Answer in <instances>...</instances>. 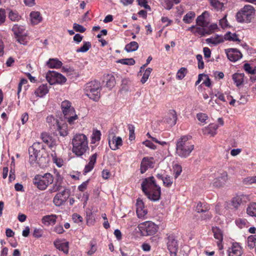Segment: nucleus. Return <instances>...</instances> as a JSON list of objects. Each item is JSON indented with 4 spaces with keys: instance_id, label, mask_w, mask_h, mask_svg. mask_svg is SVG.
<instances>
[{
    "instance_id": "1",
    "label": "nucleus",
    "mask_w": 256,
    "mask_h": 256,
    "mask_svg": "<svg viewBox=\"0 0 256 256\" xmlns=\"http://www.w3.org/2000/svg\"><path fill=\"white\" fill-rule=\"evenodd\" d=\"M141 189L145 196L152 201H158L160 198L161 188L156 184L154 176L143 178Z\"/></svg>"
},
{
    "instance_id": "2",
    "label": "nucleus",
    "mask_w": 256,
    "mask_h": 256,
    "mask_svg": "<svg viewBox=\"0 0 256 256\" xmlns=\"http://www.w3.org/2000/svg\"><path fill=\"white\" fill-rule=\"evenodd\" d=\"M44 146L40 142H36L28 148L29 162L31 164L36 163L39 166L44 168L46 166L48 162V156H44L42 150Z\"/></svg>"
},
{
    "instance_id": "3",
    "label": "nucleus",
    "mask_w": 256,
    "mask_h": 256,
    "mask_svg": "<svg viewBox=\"0 0 256 256\" xmlns=\"http://www.w3.org/2000/svg\"><path fill=\"white\" fill-rule=\"evenodd\" d=\"M72 152L78 157H80L90 150L87 136L83 134L74 135L72 140Z\"/></svg>"
},
{
    "instance_id": "4",
    "label": "nucleus",
    "mask_w": 256,
    "mask_h": 256,
    "mask_svg": "<svg viewBox=\"0 0 256 256\" xmlns=\"http://www.w3.org/2000/svg\"><path fill=\"white\" fill-rule=\"evenodd\" d=\"M194 149V145L187 136H182L176 143V153L182 158L188 157Z\"/></svg>"
},
{
    "instance_id": "5",
    "label": "nucleus",
    "mask_w": 256,
    "mask_h": 256,
    "mask_svg": "<svg viewBox=\"0 0 256 256\" xmlns=\"http://www.w3.org/2000/svg\"><path fill=\"white\" fill-rule=\"evenodd\" d=\"M60 108L64 118L70 124H74V121L78 119L74 108L72 106V102L68 100H64L61 103Z\"/></svg>"
},
{
    "instance_id": "6",
    "label": "nucleus",
    "mask_w": 256,
    "mask_h": 256,
    "mask_svg": "<svg viewBox=\"0 0 256 256\" xmlns=\"http://www.w3.org/2000/svg\"><path fill=\"white\" fill-rule=\"evenodd\" d=\"M256 10L250 4H246L236 14V18L238 22L242 23L250 22L255 15Z\"/></svg>"
},
{
    "instance_id": "7",
    "label": "nucleus",
    "mask_w": 256,
    "mask_h": 256,
    "mask_svg": "<svg viewBox=\"0 0 256 256\" xmlns=\"http://www.w3.org/2000/svg\"><path fill=\"white\" fill-rule=\"evenodd\" d=\"M84 93L90 99L98 102L100 98V86L98 81H92L86 84Z\"/></svg>"
},
{
    "instance_id": "8",
    "label": "nucleus",
    "mask_w": 256,
    "mask_h": 256,
    "mask_svg": "<svg viewBox=\"0 0 256 256\" xmlns=\"http://www.w3.org/2000/svg\"><path fill=\"white\" fill-rule=\"evenodd\" d=\"M54 182V177L50 173L44 175L38 174L35 176L34 184L40 190H44Z\"/></svg>"
},
{
    "instance_id": "9",
    "label": "nucleus",
    "mask_w": 256,
    "mask_h": 256,
    "mask_svg": "<svg viewBox=\"0 0 256 256\" xmlns=\"http://www.w3.org/2000/svg\"><path fill=\"white\" fill-rule=\"evenodd\" d=\"M138 228L142 234L144 236L154 235L158 229V227L151 221L140 223Z\"/></svg>"
},
{
    "instance_id": "10",
    "label": "nucleus",
    "mask_w": 256,
    "mask_h": 256,
    "mask_svg": "<svg viewBox=\"0 0 256 256\" xmlns=\"http://www.w3.org/2000/svg\"><path fill=\"white\" fill-rule=\"evenodd\" d=\"M46 79L51 85L58 84H63L66 82V78L61 74L55 71L49 70L46 74Z\"/></svg>"
},
{
    "instance_id": "11",
    "label": "nucleus",
    "mask_w": 256,
    "mask_h": 256,
    "mask_svg": "<svg viewBox=\"0 0 256 256\" xmlns=\"http://www.w3.org/2000/svg\"><path fill=\"white\" fill-rule=\"evenodd\" d=\"M166 241L167 248L169 250L170 256H176L178 250V242L176 236L174 234H167Z\"/></svg>"
},
{
    "instance_id": "12",
    "label": "nucleus",
    "mask_w": 256,
    "mask_h": 256,
    "mask_svg": "<svg viewBox=\"0 0 256 256\" xmlns=\"http://www.w3.org/2000/svg\"><path fill=\"white\" fill-rule=\"evenodd\" d=\"M108 140L109 146L113 150H118L123 144L122 138L120 136L116 137L113 132H109Z\"/></svg>"
},
{
    "instance_id": "13",
    "label": "nucleus",
    "mask_w": 256,
    "mask_h": 256,
    "mask_svg": "<svg viewBox=\"0 0 256 256\" xmlns=\"http://www.w3.org/2000/svg\"><path fill=\"white\" fill-rule=\"evenodd\" d=\"M228 180V174L227 172L224 170H220L218 172V176L212 182L214 187H223Z\"/></svg>"
},
{
    "instance_id": "14",
    "label": "nucleus",
    "mask_w": 256,
    "mask_h": 256,
    "mask_svg": "<svg viewBox=\"0 0 256 256\" xmlns=\"http://www.w3.org/2000/svg\"><path fill=\"white\" fill-rule=\"evenodd\" d=\"M70 190L64 189L62 192L58 193L54 198V204L56 206H60L62 205L68 199L70 196Z\"/></svg>"
},
{
    "instance_id": "15",
    "label": "nucleus",
    "mask_w": 256,
    "mask_h": 256,
    "mask_svg": "<svg viewBox=\"0 0 256 256\" xmlns=\"http://www.w3.org/2000/svg\"><path fill=\"white\" fill-rule=\"evenodd\" d=\"M40 138L43 142L46 144L52 152L55 151L57 146L56 138L47 132H42L40 134Z\"/></svg>"
},
{
    "instance_id": "16",
    "label": "nucleus",
    "mask_w": 256,
    "mask_h": 256,
    "mask_svg": "<svg viewBox=\"0 0 256 256\" xmlns=\"http://www.w3.org/2000/svg\"><path fill=\"white\" fill-rule=\"evenodd\" d=\"M154 161L152 157H144L140 163V171L141 174H144L149 168H152Z\"/></svg>"
},
{
    "instance_id": "17",
    "label": "nucleus",
    "mask_w": 256,
    "mask_h": 256,
    "mask_svg": "<svg viewBox=\"0 0 256 256\" xmlns=\"http://www.w3.org/2000/svg\"><path fill=\"white\" fill-rule=\"evenodd\" d=\"M212 230L214 234V238L218 240L216 243L219 250H222L223 245L222 242L224 239V233L222 230L217 226L212 227Z\"/></svg>"
},
{
    "instance_id": "18",
    "label": "nucleus",
    "mask_w": 256,
    "mask_h": 256,
    "mask_svg": "<svg viewBox=\"0 0 256 256\" xmlns=\"http://www.w3.org/2000/svg\"><path fill=\"white\" fill-rule=\"evenodd\" d=\"M225 50L228 58L232 62H235L242 56V53L236 48H228Z\"/></svg>"
},
{
    "instance_id": "19",
    "label": "nucleus",
    "mask_w": 256,
    "mask_h": 256,
    "mask_svg": "<svg viewBox=\"0 0 256 256\" xmlns=\"http://www.w3.org/2000/svg\"><path fill=\"white\" fill-rule=\"evenodd\" d=\"M228 252V256H242L243 254L242 248L238 242L233 243Z\"/></svg>"
},
{
    "instance_id": "20",
    "label": "nucleus",
    "mask_w": 256,
    "mask_h": 256,
    "mask_svg": "<svg viewBox=\"0 0 256 256\" xmlns=\"http://www.w3.org/2000/svg\"><path fill=\"white\" fill-rule=\"evenodd\" d=\"M136 212L138 218H144L147 214V210L145 208L144 203L140 198L136 200Z\"/></svg>"
},
{
    "instance_id": "21",
    "label": "nucleus",
    "mask_w": 256,
    "mask_h": 256,
    "mask_svg": "<svg viewBox=\"0 0 256 256\" xmlns=\"http://www.w3.org/2000/svg\"><path fill=\"white\" fill-rule=\"evenodd\" d=\"M58 216L54 214L50 215H46L44 216L42 220V223L45 226H53L56 224Z\"/></svg>"
},
{
    "instance_id": "22",
    "label": "nucleus",
    "mask_w": 256,
    "mask_h": 256,
    "mask_svg": "<svg viewBox=\"0 0 256 256\" xmlns=\"http://www.w3.org/2000/svg\"><path fill=\"white\" fill-rule=\"evenodd\" d=\"M97 157V153H94L90 156L88 159V163L85 166L84 168V174H86L88 172H90L94 168V164L96 162Z\"/></svg>"
},
{
    "instance_id": "23",
    "label": "nucleus",
    "mask_w": 256,
    "mask_h": 256,
    "mask_svg": "<svg viewBox=\"0 0 256 256\" xmlns=\"http://www.w3.org/2000/svg\"><path fill=\"white\" fill-rule=\"evenodd\" d=\"M178 120L176 112L174 110H169L168 116L166 118V122L170 126H174Z\"/></svg>"
},
{
    "instance_id": "24",
    "label": "nucleus",
    "mask_w": 256,
    "mask_h": 256,
    "mask_svg": "<svg viewBox=\"0 0 256 256\" xmlns=\"http://www.w3.org/2000/svg\"><path fill=\"white\" fill-rule=\"evenodd\" d=\"M12 30L17 38L18 42L20 43H22L21 42V38H22V34L24 31V26L17 24H14L12 28Z\"/></svg>"
},
{
    "instance_id": "25",
    "label": "nucleus",
    "mask_w": 256,
    "mask_h": 256,
    "mask_svg": "<svg viewBox=\"0 0 256 256\" xmlns=\"http://www.w3.org/2000/svg\"><path fill=\"white\" fill-rule=\"evenodd\" d=\"M218 128V126L216 124H210L208 126L202 128V134L204 135L214 136L216 134V130Z\"/></svg>"
},
{
    "instance_id": "26",
    "label": "nucleus",
    "mask_w": 256,
    "mask_h": 256,
    "mask_svg": "<svg viewBox=\"0 0 256 256\" xmlns=\"http://www.w3.org/2000/svg\"><path fill=\"white\" fill-rule=\"evenodd\" d=\"M103 82L105 83L106 86L111 90L116 84L114 76L111 74H108L104 76Z\"/></svg>"
},
{
    "instance_id": "27",
    "label": "nucleus",
    "mask_w": 256,
    "mask_h": 256,
    "mask_svg": "<svg viewBox=\"0 0 256 256\" xmlns=\"http://www.w3.org/2000/svg\"><path fill=\"white\" fill-rule=\"evenodd\" d=\"M31 22L33 25L38 24L42 20V17L39 12L32 11L30 14Z\"/></svg>"
},
{
    "instance_id": "28",
    "label": "nucleus",
    "mask_w": 256,
    "mask_h": 256,
    "mask_svg": "<svg viewBox=\"0 0 256 256\" xmlns=\"http://www.w3.org/2000/svg\"><path fill=\"white\" fill-rule=\"evenodd\" d=\"M53 130L54 131L52 132L54 133L56 131H58L59 132L60 135L63 137L66 136L68 134V126L66 124H60L59 123V124L58 125V126H56L55 129Z\"/></svg>"
},
{
    "instance_id": "29",
    "label": "nucleus",
    "mask_w": 256,
    "mask_h": 256,
    "mask_svg": "<svg viewBox=\"0 0 256 256\" xmlns=\"http://www.w3.org/2000/svg\"><path fill=\"white\" fill-rule=\"evenodd\" d=\"M46 121L52 132L54 131L53 130H54L60 123L58 120L55 118L52 115L48 116L46 118Z\"/></svg>"
},
{
    "instance_id": "30",
    "label": "nucleus",
    "mask_w": 256,
    "mask_h": 256,
    "mask_svg": "<svg viewBox=\"0 0 256 256\" xmlns=\"http://www.w3.org/2000/svg\"><path fill=\"white\" fill-rule=\"evenodd\" d=\"M62 178L61 177L58 172L56 174V180L55 183L53 185L52 188L50 190L51 192H56L60 190L62 188Z\"/></svg>"
},
{
    "instance_id": "31",
    "label": "nucleus",
    "mask_w": 256,
    "mask_h": 256,
    "mask_svg": "<svg viewBox=\"0 0 256 256\" xmlns=\"http://www.w3.org/2000/svg\"><path fill=\"white\" fill-rule=\"evenodd\" d=\"M46 65L50 68H59L62 67V63L58 58H50L46 62Z\"/></svg>"
},
{
    "instance_id": "32",
    "label": "nucleus",
    "mask_w": 256,
    "mask_h": 256,
    "mask_svg": "<svg viewBox=\"0 0 256 256\" xmlns=\"http://www.w3.org/2000/svg\"><path fill=\"white\" fill-rule=\"evenodd\" d=\"M48 92L47 84H42L39 86L34 92L36 96L42 97Z\"/></svg>"
},
{
    "instance_id": "33",
    "label": "nucleus",
    "mask_w": 256,
    "mask_h": 256,
    "mask_svg": "<svg viewBox=\"0 0 256 256\" xmlns=\"http://www.w3.org/2000/svg\"><path fill=\"white\" fill-rule=\"evenodd\" d=\"M244 73H235L232 75V80L237 86H240L244 82Z\"/></svg>"
},
{
    "instance_id": "34",
    "label": "nucleus",
    "mask_w": 256,
    "mask_h": 256,
    "mask_svg": "<svg viewBox=\"0 0 256 256\" xmlns=\"http://www.w3.org/2000/svg\"><path fill=\"white\" fill-rule=\"evenodd\" d=\"M210 209L209 205L206 202H198L196 207V211L198 212H206Z\"/></svg>"
},
{
    "instance_id": "35",
    "label": "nucleus",
    "mask_w": 256,
    "mask_h": 256,
    "mask_svg": "<svg viewBox=\"0 0 256 256\" xmlns=\"http://www.w3.org/2000/svg\"><path fill=\"white\" fill-rule=\"evenodd\" d=\"M55 246L60 250L63 252L64 254H68V242H54Z\"/></svg>"
},
{
    "instance_id": "36",
    "label": "nucleus",
    "mask_w": 256,
    "mask_h": 256,
    "mask_svg": "<svg viewBox=\"0 0 256 256\" xmlns=\"http://www.w3.org/2000/svg\"><path fill=\"white\" fill-rule=\"evenodd\" d=\"M224 39L222 36L217 35L214 37L207 38L206 41L208 43L216 45L224 41Z\"/></svg>"
},
{
    "instance_id": "37",
    "label": "nucleus",
    "mask_w": 256,
    "mask_h": 256,
    "mask_svg": "<svg viewBox=\"0 0 256 256\" xmlns=\"http://www.w3.org/2000/svg\"><path fill=\"white\" fill-rule=\"evenodd\" d=\"M246 212L250 216L256 217V202L250 203L248 206Z\"/></svg>"
},
{
    "instance_id": "38",
    "label": "nucleus",
    "mask_w": 256,
    "mask_h": 256,
    "mask_svg": "<svg viewBox=\"0 0 256 256\" xmlns=\"http://www.w3.org/2000/svg\"><path fill=\"white\" fill-rule=\"evenodd\" d=\"M101 132L100 130H94L93 131L91 136V144H96L100 140Z\"/></svg>"
},
{
    "instance_id": "39",
    "label": "nucleus",
    "mask_w": 256,
    "mask_h": 256,
    "mask_svg": "<svg viewBox=\"0 0 256 256\" xmlns=\"http://www.w3.org/2000/svg\"><path fill=\"white\" fill-rule=\"evenodd\" d=\"M138 44L136 42H132L126 44L125 50L128 52H134L138 50Z\"/></svg>"
},
{
    "instance_id": "40",
    "label": "nucleus",
    "mask_w": 256,
    "mask_h": 256,
    "mask_svg": "<svg viewBox=\"0 0 256 256\" xmlns=\"http://www.w3.org/2000/svg\"><path fill=\"white\" fill-rule=\"evenodd\" d=\"M224 38L225 40H228L234 42H240V40L238 38V35L236 33H232L230 32H228L225 35Z\"/></svg>"
},
{
    "instance_id": "41",
    "label": "nucleus",
    "mask_w": 256,
    "mask_h": 256,
    "mask_svg": "<svg viewBox=\"0 0 256 256\" xmlns=\"http://www.w3.org/2000/svg\"><path fill=\"white\" fill-rule=\"evenodd\" d=\"M189 30H190L192 32L194 33H198L200 35L204 36L206 34V29L204 28H201L200 27H196V26H192L189 28Z\"/></svg>"
},
{
    "instance_id": "42",
    "label": "nucleus",
    "mask_w": 256,
    "mask_h": 256,
    "mask_svg": "<svg viewBox=\"0 0 256 256\" xmlns=\"http://www.w3.org/2000/svg\"><path fill=\"white\" fill-rule=\"evenodd\" d=\"M196 16V14L194 12H189L183 18V21L186 24H190L192 22Z\"/></svg>"
},
{
    "instance_id": "43",
    "label": "nucleus",
    "mask_w": 256,
    "mask_h": 256,
    "mask_svg": "<svg viewBox=\"0 0 256 256\" xmlns=\"http://www.w3.org/2000/svg\"><path fill=\"white\" fill-rule=\"evenodd\" d=\"M206 13V12H203L200 16H198L196 20V24L202 27H206L207 26L208 23L205 20L204 14Z\"/></svg>"
},
{
    "instance_id": "44",
    "label": "nucleus",
    "mask_w": 256,
    "mask_h": 256,
    "mask_svg": "<svg viewBox=\"0 0 256 256\" xmlns=\"http://www.w3.org/2000/svg\"><path fill=\"white\" fill-rule=\"evenodd\" d=\"M8 18L14 22L18 21L21 18V16L17 11L10 10L8 14Z\"/></svg>"
},
{
    "instance_id": "45",
    "label": "nucleus",
    "mask_w": 256,
    "mask_h": 256,
    "mask_svg": "<svg viewBox=\"0 0 256 256\" xmlns=\"http://www.w3.org/2000/svg\"><path fill=\"white\" fill-rule=\"evenodd\" d=\"M256 234L254 235H251L248 238L247 244L248 247L252 249L256 246Z\"/></svg>"
},
{
    "instance_id": "46",
    "label": "nucleus",
    "mask_w": 256,
    "mask_h": 256,
    "mask_svg": "<svg viewBox=\"0 0 256 256\" xmlns=\"http://www.w3.org/2000/svg\"><path fill=\"white\" fill-rule=\"evenodd\" d=\"M242 202V198L240 196H236L233 198L232 200V206L235 208H238Z\"/></svg>"
},
{
    "instance_id": "47",
    "label": "nucleus",
    "mask_w": 256,
    "mask_h": 256,
    "mask_svg": "<svg viewBox=\"0 0 256 256\" xmlns=\"http://www.w3.org/2000/svg\"><path fill=\"white\" fill-rule=\"evenodd\" d=\"M91 43L90 42H84L83 46H81L80 48L77 49L76 51L78 52H86L91 48Z\"/></svg>"
},
{
    "instance_id": "48",
    "label": "nucleus",
    "mask_w": 256,
    "mask_h": 256,
    "mask_svg": "<svg viewBox=\"0 0 256 256\" xmlns=\"http://www.w3.org/2000/svg\"><path fill=\"white\" fill-rule=\"evenodd\" d=\"M117 62L125 65L133 66L135 64L136 62L134 58H130L119 60Z\"/></svg>"
},
{
    "instance_id": "49",
    "label": "nucleus",
    "mask_w": 256,
    "mask_h": 256,
    "mask_svg": "<svg viewBox=\"0 0 256 256\" xmlns=\"http://www.w3.org/2000/svg\"><path fill=\"white\" fill-rule=\"evenodd\" d=\"M152 68H148L146 69L143 74V76L140 80V82L142 84H144L148 78L150 73L152 72Z\"/></svg>"
},
{
    "instance_id": "50",
    "label": "nucleus",
    "mask_w": 256,
    "mask_h": 256,
    "mask_svg": "<svg viewBox=\"0 0 256 256\" xmlns=\"http://www.w3.org/2000/svg\"><path fill=\"white\" fill-rule=\"evenodd\" d=\"M210 4L214 8L217 10H221L224 6L223 4L218 0H210Z\"/></svg>"
},
{
    "instance_id": "51",
    "label": "nucleus",
    "mask_w": 256,
    "mask_h": 256,
    "mask_svg": "<svg viewBox=\"0 0 256 256\" xmlns=\"http://www.w3.org/2000/svg\"><path fill=\"white\" fill-rule=\"evenodd\" d=\"M163 184L164 186L170 188L173 183L172 178L170 176L166 175L162 180Z\"/></svg>"
},
{
    "instance_id": "52",
    "label": "nucleus",
    "mask_w": 256,
    "mask_h": 256,
    "mask_svg": "<svg viewBox=\"0 0 256 256\" xmlns=\"http://www.w3.org/2000/svg\"><path fill=\"white\" fill-rule=\"evenodd\" d=\"M187 73V69L185 68H181L178 72L176 74V78L178 80H182L185 76Z\"/></svg>"
},
{
    "instance_id": "53",
    "label": "nucleus",
    "mask_w": 256,
    "mask_h": 256,
    "mask_svg": "<svg viewBox=\"0 0 256 256\" xmlns=\"http://www.w3.org/2000/svg\"><path fill=\"white\" fill-rule=\"evenodd\" d=\"M128 129L129 130V140H132L135 138L134 126L132 124H128Z\"/></svg>"
},
{
    "instance_id": "54",
    "label": "nucleus",
    "mask_w": 256,
    "mask_h": 256,
    "mask_svg": "<svg viewBox=\"0 0 256 256\" xmlns=\"http://www.w3.org/2000/svg\"><path fill=\"white\" fill-rule=\"evenodd\" d=\"M52 157L53 162L56 164L58 167H61L63 164V160L61 158H57L56 154L54 152V154H52Z\"/></svg>"
},
{
    "instance_id": "55",
    "label": "nucleus",
    "mask_w": 256,
    "mask_h": 256,
    "mask_svg": "<svg viewBox=\"0 0 256 256\" xmlns=\"http://www.w3.org/2000/svg\"><path fill=\"white\" fill-rule=\"evenodd\" d=\"M244 183L246 184H256V176H248L244 180Z\"/></svg>"
},
{
    "instance_id": "56",
    "label": "nucleus",
    "mask_w": 256,
    "mask_h": 256,
    "mask_svg": "<svg viewBox=\"0 0 256 256\" xmlns=\"http://www.w3.org/2000/svg\"><path fill=\"white\" fill-rule=\"evenodd\" d=\"M73 28L75 31L82 33L84 32L86 30V28H84L83 26L76 23L74 24Z\"/></svg>"
},
{
    "instance_id": "57",
    "label": "nucleus",
    "mask_w": 256,
    "mask_h": 256,
    "mask_svg": "<svg viewBox=\"0 0 256 256\" xmlns=\"http://www.w3.org/2000/svg\"><path fill=\"white\" fill-rule=\"evenodd\" d=\"M182 168L180 165L176 164L174 166V176L177 178L181 174Z\"/></svg>"
},
{
    "instance_id": "58",
    "label": "nucleus",
    "mask_w": 256,
    "mask_h": 256,
    "mask_svg": "<svg viewBox=\"0 0 256 256\" xmlns=\"http://www.w3.org/2000/svg\"><path fill=\"white\" fill-rule=\"evenodd\" d=\"M244 68L246 72L250 74H254L256 70L253 69L249 64H245L244 66Z\"/></svg>"
},
{
    "instance_id": "59",
    "label": "nucleus",
    "mask_w": 256,
    "mask_h": 256,
    "mask_svg": "<svg viewBox=\"0 0 256 256\" xmlns=\"http://www.w3.org/2000/svg\"><path fill=\"white\" fill-rule=\"evenodd\" d=\"M196 117L200 122L204 123L206 122V121L208 118V116L206 114L203 113L198 114Z\"/></svg>"
},
{
    "instance_id": "60",
    "label": "nucleus",
    "mask_w": 256,
    "mask_h": 256,
    "mask_svg": "<svg viewBox=\"0 0 256 256\" xmlns=\"http://www.w3.org/2000/svg\"><path fill=\"white\" fill-rule=\"evenodd\" d=\"M218 26L216 24H211L208 27V28L206 29V34H210L214 32V30L218 29Z\"/></svg>"
},
{
    "instance_id": "61",
    "label": "nucleus",
    "mask_w": 256,
    "mask_h": 256,
    "mask_svg": "<svg viewBox=\"0 0 256 256\" xmlns=\"http://www.w3.org/2000/svg\"><path fill=\"white\" fill-rule=\"evenodd\" d=\"M6 14L4 9L0 8V25L2 24L6 21Z\"/></svg>"
},
{
    "instance_id": "62",
    "label": "nucleus",
    "mask_w": 256,
    "mask_h": 256,
    "mask_svg": "<svg viewBox=\"0 0 256 256\" xmlns=\"http://www.w3.org/2000/svg\"><path fill=\"white\" fill-rule=\"evenodd\" d=\"M196 60L198 61V68L200 69H202L204 68V62L202 60V56L201 54L196 56Z\"/></svg>"
},
{
    "instance_id": "63",
    "label": "nucleus",
    "mask_w": 256,
    "mask_h": 256,
    "mask_svg": "<svg viewBox=\"0 0 256 256\" xmlns=\"http://www.w3.org/2000/svg\"><path fill=\"white\" fill-rule=\"evenodd\" d=\"M43 230L40 228H34L33 232V236L36 238H40L42 236Z\"/></svg>"
},
{
    "instance_id": "64",
    "label": "nucleus",
    "mask_w": 256,
    "mask_h": 256,
    "mask_svg": "<svg viewBox=\"0 0 256 256\" xmlns=\"http://www.w3.org/2000/svg\"><path fill=\"white\" fill-rule=\"evenodd\" d=\"M54 232H56L58 234H62L64 232V230L62 226L56 225L54 228Z\"/></svg>"
}]
</instances>
